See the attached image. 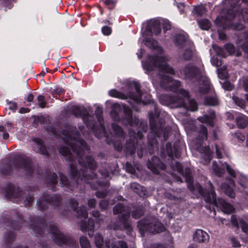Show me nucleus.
<instances>
[{
    "label": "nucleus",
    "instance_id": "f257e3e1",
    "mask_svg": "<svg viewBox=\"0 0 248 248\" xmlns=\"http://www.w3.org/2000/svg\"><path fill=\"white\" fill-rule=\"evenodd\" d=\"M152 47L155 48L157 55H149L147 61L144 63L143 67L148 71L157 70L160 72L161 85L167 90L178 92L177 96L172 98L170 95L162 94L159 97L160 103L165 106L172 105V107H184L185 108H197V104L195 100L190 99L188 93L183 89H178L180 82L172 80L171 78L163 74H174V70L167 64L168 59L163 54V49L157 46V43L153 41ZM147 46H150V42H147Z\"/></svg>",
    "mask_w": 248,
    "mask_h": 248
},
{
    "label": "nucleus",
    "instance_id": "f03ea898",
    "mask_svg": "<svg viewBox=\"0 0 248 248\" xmlns=\"http://www.w3.org/2000/svg\"><path fill=\"white\" fill-rule=\"evenodd\" d=\"M62 134L64 136L62 138L65 143L70 146L73 152L79 157V163L86 169L89 168L90 170V172L91 173H88L87 170L79 171L74 164V159L70 150L67 147H62L59 149L60 153L63 156H67V159L71 162L70 164V175L76 181L77 184H79L82 181L91 183L90 180L96 178L97 175L93 171L96 169L97 164L91 156H86L85 161L82 159L84 150L89 151L90 147L83 140L79 138V132L77 130H64L62 132Z\"/></svg>",
    "mask_w": 248,
    "mask_h": 248
},
{
    "label": "nucleus",
    "instance_id": "7ed1b4c3",
    "mask_svg": "<svg viewBox=\"0 0 248 248\" xmlns=\"http://www.w3.org/2000/svg\"><path fill=\"white\" fill-rule=\"evenodd\" d=\"M196 187L198 193L204 198L206 202L220 207L226 214H231L234 211V208L232 205L222 199H216L214 186L210 181L205 184L206 189H204L201 185H197Z\"/></svg>",
    "mask_w": 248,
    "mask_h": 248
},
{
    "label": "nucleus",
    "instance_id": "20e7f679",
    "mask_svg": "<svg viewBox=\"0 0 248 248\" xmlns=\"http://www.w3.org/2000/svg\"><path fill=\"white\" fill-rule=\"evenodd\" d=\"M31 228L37 234L41 235L43 232H47L50 233L54 242L58 245L61 246L65 244H74L75 242L69 237L64 235L53 224L50 223L48 225L45 224L43 221H37L36 224H32Z\"/></svg>",
    "mask_w": 248,
    "mask_h": 248
},
{
    "label": "nucleus",
    "instance_id": "39448f33",
    "mask_svg": "<svg viewBox=\"0 0 248 248\" xmlns=\"http://www.w3.org/2000/svg\"><path fill=\"white\" fill-rule=\"evenodd\" d=\"M134 86L136 91L135 94L129 93L127 95H125L115 89H112L109 91L108 94L111 97L121 99H126L128 97H129L138 103L142 102L143 104H146L149 102L150 95L147 93H141L140 91V85L139 83L137 82H134Z\"/></svg>",
    "mask_w": 248,
    "mask_h": 248
},
{
    "label": "nucleus",
    "instance_id": "423d86ee",
    "mask_svg": "<svg viewBox=\"0 0 248 248\" xmlns=\"http://www.w3.org/2000/svg\"><path fill=\"white\" fill-rule=\"evenodd\" d=\"M96 118L99 124V127L96 128V125L94 124L93 121V116H90L86 117L83 116V120L86 124L87 126L89 129H91L94 133L95 136L98 138H100L103 135L106 133V129L104 124V121L102 117V111L101 109H97L95 111Z\"/></svg>",
    "mask_w": 248,
    "mask_h": 248
},
{
    "label": "nucleus",
    "instance_id": "0eeeda50",
    "mask_svg": "<svg viewBox=\"0 0 248 248\" xmlns=\"http://www.w3.org/2000/svg\"><path fill=\"white\" fill-rule=\"evenodd\" d=\"M138 227L141 232H148L152 233H160L164 231L163 225L157 221H150L147 219L140 220L138 222Z\"/></svg>",
    "mask_w": 248,
    "mask_h": 248
},
{
    "label": "nucleus",
    "instance_id": "6e6552de",
    "mask_svg": "<svg viewBox=\"0 0 248 248\" xmlns=\"http://www.w3.org/2000/svg\"><path fill=\"white\" fill-rule=\"evenodd\" d=\"M171 168L174 170H177L179 173L185 177L186 182L187 184V187L191 192L193 194H196L198 192L196 186L197 185H201L199 183H196L195 185L193 184L192 173L191 170L189 168H186L184 171L182 164L177 162H175L174 165H171Z\"/></svg>",
    "mask_w": 248,
    "mask_h": 248
},
{
    "label": "nucleus",
    "instance_id": "1a4fd4ad",
    "mask_svg": "<svg viewBox=\"0 0 248 248\" xmlns=\"http://www.w3.org/2000/svg\"><path fill=\"white\" fill-rule=\"evenodd\" d=\"M61 201L62 198L60 195H54L50 196L48 195H44L38 203L39 209L42 211L45 210L47 208L46 205L48 203L54 206H59Z\"/></svg>",
    "mask_w": 248,
    "mask_h": 248
},
{
    "label": "nucleus",
    "instance_id": "9d476101",
    "mask_svg": "<svg viewBox=\"0 0 248 248\" xmlns=\"http://www.w3.org/2000/svg\"><path fill=\"white\" fill-rule=\"evenodd\" d=\"M14 165L16 169L24 168L28 174L33 173V170L31 165V160L24 155H19L15 158Z\"/></svg>",
    "mask_w": 248,
    "mask_h": 248
},
{
    "label": "nucleus",
    "instance_id": "9b49d317",
    "mask_svg": "<svg viewBox=\"0 0 248 248\" xmlns=\"http://www.w3.org/2000/svg\"><path fill=\"white\" fill-rule=\"evenodd\" d=\"M124 115V117L121 120V121L125 124H128L130 125H133V118L131 109H123V111ZM110 115L113 120L119 121L121 120L119 117V113L116 111V109H112L110 112Z\"/></svg>",
    "mask_w": 248,
    "mask_h": 248
},
{
    "label": "nucleus",
    "instance_id": "f8f14e48",
    "mask_svg": "<svg viewBox=\"0 0 248 248\" xmlns=\"http://www.w3.org/2000/svg\"><path fill=\"white\" fill-rule=\"evenodd\" d=\"M148 168L154 173H159L158 169L164 170L166 168L165 164L162 163L158 157L153 156L151 161L147 163Z\"/></svg>",
    "mask_w": 248,
    "mask_h": 248
},
{
    "label": "nucleus",
    "instance_id": "ddd939ff",
    "mask_svg": "<svg viewBox=\"0 0 248 248\" xmlns=\"http://www.w3.org/2000/svg\"><path fill=\"white\" fill-rule=\"evenodd\" d=\"M6 195L9 199L17 198L22 195V191L18 187H16L12 184H9L5 188Z\"/></svg>",
    "mask_w": 248,
    "mask_h": 248
},
{
    "label": "nucleus",
    "instance_id": "4468645a",
    "mask_svg": "<svg viewBox=\"0 0 248 248\" xmlns=\"http://www.w3.org/2000/svg\"><path fill=\"white\" fill-rule=\"evenodd\" d=\"M209 239V235L202 230H197L194 234L193 240L198 243H206Z\"/></svg>",
    "mask_w": 248,
    "mask_h": 248
},
{
    "label": "nucleus",
    "instance_id": "2eb2a0df",
    "mask_svg": "<svg viewBox=\"0 0 248 248\" xmlns=\"http://www.w3.org/2000/svg\"><path fill=\"white\" fill-rule=\"evenodd\" d=\"M80 226L82 231H88V234L90 237H92L93 235L94 229V222L93 219L90 218L88 220V223L81 222Z\"/></svg>",
    "mask_w": 248,
    "mask_h": 248
},
{
    "label": "nucleus",
    "instance_id": "dca6fc26",
    "mask_svg": "<svg viewBox=\"0 0 248 248\" xmlns=\"http://www.w3.org/2000/svg\"><path fill=\"white\" fill-rule=\"evenodd\" d=\"M119 219L122 225L123 229L126 230L128 231H131L132 227L128 219L130 217V213L128 212L127 214H124L121 216H119Z\"/></svg>",
    "mask_w": 248,
    "mask_h": 248
},
{
    "label": "nucleus",
    "instance_id": "f3484780",
    "mask_svg": "<svg viewBox=\"0 0 248 248\" xmlns=\"http://www.w3.org/2000/svg\"><path fill=\"white\" fill-rule=\"evenodd\" d=\"M215 117V113L213 112L210 115H205L203 116L200 117L198 119L201 123L207 124L213 127L214 126V121Z\"/></svg>",
    "mask_w": 248,
    "mask_h": 248
},
{
    "label": "nucleus",
    "instance_id": "a211bd4d",
    "mask_svg": "<svg viewBox=\"0 0 248 248\" xmlns=\"http://www.w3.org/2000/svg\"><path fill=\"white\" fill-rule=\"evenodd\" d=\"M149 115L150 117V125L151 128L153 131L156 132L155 128L157 127V125L155 122L159 118V113L157 109H155L154 114L152 111L149 113Z\"/></svg>",
    "mask_w": 248,
    "mask_h": 248
},
{
    "label": "nucleus",
    "instance_id": "6ab92c4d",
    "mask_svg": "<svg viewBox=\"0 0 248 248\" xmlns=\"http://www.w3.org/2000/svg\"><path fill=\"white\" fill-rule=\"evenodd\" d=\"M236 124L238 127L244 128L248 125V118L245 116H241L236 119Z\"/></svg>",
    "mask_w": 248,
    "mask_h": 248
},
{
    "label": "nucleus",
    "instance_id": "aec40b11",
    "mask_svg": "<svg viewBox=\"0 0 248 248\" xmlns=\"http://www.w3.org/2000/svg\"><path fill=\"white\" fill-rule=\"evenodd\" d=\"M57 178L58 176L56 173H53L52 174H50L48 177V181H49V184H48L47 187L54 190V186L58 183Z\"/></svg>",
    "mask_w": 248,
    "mask_h": 248
},
{
    "label": "nucleus",
    "instance_id": "412c9836",
    "mask_svg": "<svg viewBox=\"0 0 248 248\" xmlns=\"http://www.w3.org/2000/svg\"><path fill=\"white\" fill-rule=\"evenodd\" d=\"M221 188L224 190V193L229 197L234 198L235 194L233 190L227 184H222Z\"/></svg>",
    "mask_w": 248,
    "mask_h": 248
},
{
    "label": "nucleus",
    "instance_id": "4be33fe9",
    "mask_svg": "<svg viewBox=\"0 0 248 248\" xmlns=\"http://www.w3.org/2000/svg\"><path fill=\"white\" fill-rule=\"evenodd\" d=\"M33 141L36 143L37 147L39 149L40 152L44 155H48V152L43 145L42 140L39 138H35L33 139Z\"/></svg>",
    "mask_w": 248,
    "mask_h": 248
},
{
    "label": "nucleus",
    "instance_id": "5701e85b",
    "mask_svg": "<svg viewBox=\"0 0 248 248\" xmlns=\"http://www.w3.org/2000/svg\"><path fill=\"white\" fill-rule=\"evenodd\" d=\"M204 103L205 105L217 107L219 104V101L215 97H206L205 98Z\"/></svg>",
    "mask_w": 248,
    "mask_h": 248
},
{
    "label": "nucleus",
    "instance_id": "b1692460",
    "mask_svg": "<svg viewBox=\"0 0 248 248\" xmlns=\"http://www.w3.org/2000/svg\"><path fill=\"white\" fill-rule=\"evenodd\" d=\"M152 27H151V31L155 34L157 35L161 32V27L160 24L158 21H154L151 23Z\"/></svg>",
    "mask_w": 248,
    "mask_h": 248
},
{
    "label": "nucleus",
    "instance_id": "393cba45",
    "mask_svg": "<svg viewBox=\"0 0 248 248\" xmlns=\"http://www.w3.org/2000/svg\"><path fill=\"white\" fill-rule=\"evenodd\" d=\"M199 140H207L208 138L207 129L204 125H201L199 132Z\"/></svg>",
    "mask_w": 248,
    "mask_h": 248
},
{
    "label": "nucleus",
    "instance_id": "a878e982",
    "mask_svg": "<svg viewBox=\"0 0 248 248\" xmlns=\"http://www.w3.org/2000/svg\"><path fill=\"white\" fill-rule=\"evenodd\" d=\"M212 169L216 175L218 177L222 176L225 173L224 169L219 167L215 162L213 164Z\"/></svg>",
    "mask_w": 248,
    "mask_h": 248
},
{
    "label": "nucleus",
    "instance_id": "bb28decb",
    "mask_svg": "<svg viewBox=\"0 0 248 248\" xmlns=\"http://www.w3.org/2000/svg\"><path fill=\"white\" fill-rule=\"evenodd\" d=\"M36 103L38 106L41 108L48 107L46 105L47 103L45 97L42 95H39L37 96Z\"/></svg>",
    "mask_w": 248,
    "mask_h": 248
},
{
    "label": "nucleus",
    "instance_id": "cd10ccee",
    "mask_svg": "<svg viewBox=\"0 0 248 248\" xmlns=\"http://www.w3.org/2000/svg\"><path fill=\"white\" fill-rule=\"evenodd\" d=\"M195 70V67L192 65H187L183 70V72L187 77L192 76Z\"/></svg>",
    "mask_w": 248,
    "mask_h": 248
},
{
    "label": "nucleus",
    "instance_id": "c85d7f7f",
    "mask_svg": "<svg viewBox=\"0 0 248 248\" xmlns=\"http://www.w3.org/2000/svg\"><path fill=\"white\" fill-rule=\"evenodd\" d=\"M112 126L115 135H116L118 137L124 138V133L122 128L120 126L114 124H112Z\"/></svg>",
    "mask_w": 248,
    "mask_h": 248
},
{
    "label": "nucleus",
    "instance_id": "c756f323",
    "mask_svg": "<svg viewBox=\"0 0 248 248\" xmlns=\"http://www.w3.org/2000/svg\"><path fill=\"white\" fill-rule=\"evenodd\" d=\"M77 216L78 217H83L86 218L88 217V212L84 206L81 207L77 211Z\"/></svg>",
    "mask_w": 248,
    "mask_h": 248
},
{
    "label": "nucleus",
    "instance_id": "7c9ffc66",
    "mask_svg": "<svg viewBox=\"0 0 248 248\" xmlns=\"http://www.w3.org/2000/svg\"><path fill=\"white\" fill-rule=\"evenodd\" d=\"M218 76L221 79H226L228 78L226 67L224 66L218 69Z\"/></svg>",
    "mask_w": 248,
    "mask_h": 248
},
{
    "label": "nucleus",
    "instance_id": "2f4dec72",
    "mask_svg": "<svg viewBox=\"0 0 248 248\" xmlns=\"http://www.w3.org/2000/svg\"><path fill=\"white\" fill-rule=\"evenodd\" d=\"M94 243L98 248H102L104 243V240L103 236L100 234L98 233L96 234L95 236Z\"/></svg>",
    "mask_w": 248,
    "mask_h": 248
},
{
    "label": "nucleus",
    "instance_id": "473e14b6",
    "mask_svg": "<svg viewBox=\"0 0 248 248\" xmlns=\"http://www.w3.org/2000/svg\"><path fill=\"white\" fill-rule=\"evenodd\" d=\"M198 24L200 28L203 30H208L211 26L210 22L206 19L198 21Z\"/></svg>",
    "mask_w": 248,
    "mask_h": 248
},
{
    "label": "nucleus",
    "instance_id": "72a5a7b5",
    "mask_svg": "<svg viewBox=\"0 0 248 248\" xmlns=\"http://www.w3.org/2000/svg\"><path fill=\"white\" fill-rule=\"evenodd\" d=\"M144 211L141 208L137 209L133 211L131 213V216L135 219H138L143 216Z\"/></svg>",
    "mask_w": 248,
    "mask_h": 248
},
{
    "label": "nucleus",
    "instance_id": "f704fd0d",
    "mask_svg": "<svg viewBox=\"0 0 248 248\" xmlns=\"http://www.w3.org/2000/svg\"><path fill=\"white\" fill-rule=\"evenodd\" d=\"M125 206L123 204L119 203L116 205L113 209L114 215H117L125 211Z\"/></svg>",
    "mask_w": 248,
    "mask_h": 248
},
{
    "label": "nucleus",
    "instance_id": "c9c22d12",
    "mask_svg": "<svg viewBox=\"0 0 248 248\" xmlns=\"http://www.w3.org/2000/svg\"><path fill=\"white\" fill-rule=\"evenodd\" d=\"M206 12L205 8L202 5L196 6L193 10V13L196 14L199 16H202Z\"/></svg>",
    "mask_w": 248,
    "mask_h": 248
},
{
    "label": "nucleus",
    "instance_id": "e433bc0d",
    "mask_svg": "<svg viewBox=\"0 0 248 248\" xmlns=\"http://www.w3.org/2000/svg\"><path fill=\"white\" fill-rule=\"evenodd\" d=\"M80 244L82 248H90V243L87 238L85 236H81L80 238Z\"/></svg>",
    "mask_w": 248,
    "mask_h": 248
},
{
    "label": "nucleus",
    "instance_id": "4c0bfd02",
    "mask_svg": "<svg viewBox=\"0 0 248 248\" xmlns=\"http://www.w3.org/2000/svg\"><path fill=\"white\" fill-rule=\"evenodd\" d=\"M128 248L126 243L123 241H118L112 244L111 248Z\"/></svg>",
    "mask_w": 248,
    "mask_h": 248
},
{
    "label": "nucleus",
    "instance_id": "58836bf2",
    "mask_svg": "<svg viewBox=\"0 0 248 248\" xmlns=\"http://www.w3.org/2000/svg\"><path fill=\"white\" fill-rule=\"evenodd\" d=\"M232 99L236 105L240 108H243L245 106V101L237 96H233Z\"/></svg>",
    "mask_w": 248,
    "mask_h": 248
},
{
    "label": "nucleus",
    "instance_id": "ea45409f",
    "mask_svg": "<svg viewBox=\"0 0 248 248\" xmlns=\"http://www.w3.org/2000/svg\"><path fill=\"white\" fill-rule=\"evenodd\" d=\"M175 41L177 45H182L183 46L185 44L186 39L184 35H177L175 37Z\"/></svg>",
    "mask_w": 248,
    "mask_h": 248
},
{
    "label": "nucleus",
    "instance_id": "a19ab883",
    "mask_svg": "<svg viewBox=\"0 0 248 248\" xmlns=\"http://www.w3.org/2000/svg\"><path fill=\"white\" fill-rule=\"evenodd\" d=\"M108 228L114 230H123L122 226L119 224V222H111L108 226Z\"/></svg>",
    "mask_w": 248,
    "mask_h": 248
},
{
    "label": "nucleus",
    "instance_id": "79ce46f5",
    "mask_svg": "<svg viewBox=\"0 0 248 248\" xmlns=\"http://www.w3.org/2000/svg\"><path fill=\"white\" fill-rule=\"evenodd\" d=\"M239 224L240 227L242 229V231L246 233H248V224L243 220H240L239 221Z\"/></svg>",
    "mask_w": 248,
    "mask_h": 248
},
{
    "label": "nucleus",
    "instance_id": "37998d69",
    "mask_svg": "<svg viewBox=\"0 0 248 248\" xmlns=\"http://www.w3.org/2000/svg\"><path fill=\"white\" fill-rule=\"evenodd\" d=\"M192 51L191 49H186L183 54V58L185 60H189L192 56Z\"/></svg>",
    "mask_w": 248,
    "mask_h": 248
},
{
    "label": "nucleus",
    "instance_id": "c03bdc74",
    "mask_svg": "<svg viewBox=\"0 0 248 248\" xmlns=\"http://www.w3.org/2000/svg\"><path fill=\"white\" fill-rule=\"evenodd\" d=\"M116 1L114 0H105V4L109 9H112L115 6Z\"/></svg>",
    "mask_w": 248,
    "mask_h": 248
},
{
    "label": "nucleus",
    "instance_id": "a18cd8bd",
    "mask_svg": "<svg viewBox=\"0 0 248 248\" xmlns=\"http://www.w3.org/2000/svg\"><path fill=\"white\" fill-rule=\"evenodd\" d=\"M60 178L61 183L63 186H69V181L66 176L61 174H60Z\"/></svg>",
    "mask_w": 248,
    "mask_h": 248
},
{
    "label": "nucleus",
    "instance_id": "49530a36",
    "mask_svg": "<svg viewBox=\"0 0 248 248\" xmlns=\"http://www.w3.org/2000/svg\"><path fill=\"white\" fill-rule=\"evenodd\" d=\"M69 204L70 205L71 208L74 210L76 211L77 209V206L78 205V202L74 198H71L69 200Z\"/></svg>",
    "mask_w": 248,
    "mask_h": 248
},
{
    "label": "nucleus",
    "instance_id": "de8ad7c7",
    "mask_svg": "<svg viewBox=\"0 0 248 248\" xmlns=\"http://www.w3.org/2000/svg\"><path fill=\"white\" fill-rule=\"evenodd\" d=\"M106 104H107V107H111V108H114V109H115V108H121V106H120V105L118 103H112V101H107L106 102Z\"/></svg>",
    "mask_w": 248,
    "mask_h": 248
},
{
    "label": "nucleus",
    "instance_id": "09e8293b",
    "mask_svg": "<svg viewBox=\"0 0 248 248\" xmlns=\"http://www.w3.org/2000/svg\"><path fill=\"white\" fill-rule=\"evenodd\" d=\"M102 31L105 35H109L111 34L112 30L110 27L104 26L102 28Z\"/></svg>",
    "mask_w": 248,
    "mask_h": 248
},
{
    "label": "nucleus",
    "instance_id": "8fccbe9b",
    "mask_svg": "<svg viewBox=\"0 0 248 248\" xmlns=\"http://www.w3.org/2000/svg\"><path fill=\"white\" fill-rule=\"evenodd\" d=\"M99 207L102 210H106L108 207V202L106 200H102L99 203Z\"/></svg>",
    "mask_w": 248,
    "mask_h": 248
},
{
    "label": "nucleus",
    "instance_id": "3c124183",
    "mask_svg": "<svg viewBox=\"0 0 248 248\" xmlns=\"http://www.w3.org/2000/svg\"><path fill=\"white\" fill-rule=\"evenodd\" d=\"M226 170L230 175L233 178L236 177L235 171L228 164L226 166Z\"/></svg>",
    "mask_w": 248,
    "mask_h": 248
},
{
    "label": "nucleus",
    "instance_id": "603ef678",
    "mask_svg": "<svg viewBox=\"0 0 248 248\" xmlns=\"http://www.w3.org/2000/svg\"><path fill=\"white\" fill-rule=\"evenodd\" d=\"M231 222L233 226L236 227L237 229L239 228V223L238 222L237 218L235 216L233 215L232 216Z\"/></svg>",
    "mask_w": 248,
    "mask_h": 248
},
{
    "label": "nucleus",
    "instance_id": "864d4df0",
    "mask_svg": "<svg viewBox=\"0 0 248 248\" xmlns=\"http://www.w3.org/2000/svg\"><path fill=\"white\" fill-rule=\"evenodd\" d=\"M33 201V198L32 196H28V197H27L26 200L25 201V206L26 207H29L32 203Z\"/></svg>",
    "mask_w": 248,
    "mask_h": 248
},
{
    "label": "nucleus",
    "instance_id": "5fc2aeb1",
    "mask_svg": "<svg viewBox=\"0 0 248 248\" xmlns=\"http://www.w3.org/2000/svg\"><path fill=\"white\" fill-rule=\"evenodd\" d=\"M223 88L228 91H231L233 89V86L231 84L230 82L228 81H225L223 84Z\"/></svg>",
    "mask_w": 248,
    "mask_h": 248
},
{
    "label": "nucleus",
    "instance_id": "6e6d98bb",
    "mask_svg": "<svg viewBox=\"0 0 248 248\" xmlns=\"http://www.w3.org/2000/svg\"><path fill=\"white\" fill-rule=\"evenodd\" d=\"M96 201L94 199H89L88 201V205L89 207L94 208L96 206Z\"/></svg>",
    "mask_w": 248,
    "mask_h": 248
},
{
    "label": "nucleus",
    "instance_id": "4d7b16f0",
    "mask_svg": "<svg viewBox=\"0 0 248 248\" xmlns=\"http://www.w3.org/2000/svg\"><path fill=\"white\" fill-rule=\"evenodd\" d=\"M231 241L232 243V246L234 248L239 247L240 246V244L238 241V240L234 237H232L231 238Z\"/></svg>",
    "mask_w": 248,
    "mask_h": 248
},
{
    "label": "nucleus",
    "instance_id": "13d9d810",
    "mask_svg": "<svg viewBox=\"0 0 248 248\" xmlns=\"http://www.w3.org/2000/svg\"><path fill=\"white\" fill-rule=\"evenodd\" d=\"M12 170V167L7 165L2 170V173L5 175H8L10 173Z\"/></svg>",
    "mask_w": 248,
    "mask_h": 248
},
{
    "label": "nucleus",
    "instance_id": "bf43d9fd",
    "mask_svg": "<svg viewBox=\"0 0 248 248\" xmlns=\"http://www.w3.org/2000/svg\"><path fill=\"white\" fill-rule=\"evenodd\" d=\"M212 63L216 66H219L222 64L221 61L219 60L217 58H213L212 59Z\"/></svg>",
    "mask_w": 248,
    "mask_h": 248
},
{
    "label": "nucleus",
    "instance_id": "052dcab7",
    "mask_svg": "<svg viewBox=\"0 0 248 248\" xmlns=\"http://www.w3.org/2000/svg\"><path fill=\"white\" fill-rule=\"evenodd\" d=\"M107 195V192L106 191H98L96 192L95 195L98 198H104Z\"/></svg>",
    "mask_w": 248,
    "mask_h": 248
},
{
    "label": "nucleus",
    "instance_id": "680f3d73",
    "mask_svg": "<svg viewBox=\"0 0 248 248\" xmlns=\"http://www.w3.org/2000/svg\"><path fill=\"white\" fill-rule=\"evenodd\" d=\"M126 168L127 171H128V172H129L131 173H133L134 172L135 169L133 168V167L131 165V164H130L129 163H126Z\"/></svg>",
    "mask_w": 248,
    "mask_h": 248
},
{
    "label": "nucleus",
    "instance_id": "e2e57ef3",
    "mask_svg": "<svg viewBox=\"0 0 248 248\" xmlns=\"http://www.w3.org/2000/svg\"><path fill=\"white\" fill-rule=\"evenodd\" d=\"M213 48L216 51V52L217 53V54L218 55H219L221 56H223V50L220 47H219L217 46H214Z\"/></svg>",
    "mask_w": 248,
    "mask_h": 248
},
{
    "label": "nucleus",
    "instance_id": "0e129e2a",
    "mask_svg": "<svg viewBox=\"0 0 248 248\" xmlns=\"http://www.w3.org/2000/svg\"><path fill=\"white\" fill-rule=\"evenodd\" d=\"M225 48L231 54L233 53L234 50V46L232 45L228 44L226 45Z\"/></svg>",
    "mask_w": 248,
    "mask_h": 248
},
{
    "label": "nucleus",
    "instance_id": "69168bd1",
    "mask_svg": "<svg viewBox=\"0 0 248 248\" xmlns=\"http://www.w3.org/2000/svg\"><path fill=\"white\" fill-rule=\"evenodd\" d=\"M15 234L13 232H10L7 234V241L8 242H10L11 241H12L15 239Z\"/></svg>",
    "mask_w": 248,
    "mask_h": 248
},
{
    "label": "nucleus",
    "instance_id": "338daca9",
    "mask_svg": "<svg viewBox=\"0 0 248 248\" xmlns=\"http://www.w3.org/2000/svg\"><path fill=\"white\" fill-rule=\"evenodd\" d=\"M140 187V185H138L137 183H132L130 185V187L135 192H137V190L139 189V187Z\"/></svg>",
    "mask_w": 248,
    "mask_h": 248
},
{
    "label": "nucleus",
    "instance_id": "774afa93",
    "mask_svg": "<svg viewBox=\"0 0 248 248\" xmlns=\"http://www.w3.org/2000/svg\"><path fill=\"white\" fill-rule=\"evenodd\" d=\"M171 28V26L169 22L165 21L163 24V29L164 30H169Z\"/></svg>",
    "mask_w": 248,
    "mask_h": 248
}]
</instances>
